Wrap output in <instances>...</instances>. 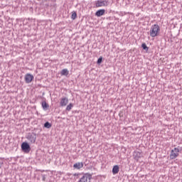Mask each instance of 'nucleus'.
Masks as SVG:
<instances>
[{
    "instance_id": "obj_6",
    "label": "nucleus",
    "mask_w": 182,
    "mask_h": 182,
    "mask_svg": "<svg viewBox=\"0 0 182 182\" xmlns=\"http://www.w3.org/2000/svg\"><path fill=\"white\" fill-rule=\"evenodd\" d=\"M24 79H25L26 83H31V82H32L34 77L31 74L27 73L26 74Z\"/></svg>"
},
{
    "instance_id": "obj_4",
    "label": "nucleus",
    "mask_w": 182,
    "mask_h": 182,
    "mask_svg": "<svg viewBox=\"0 0 182 182\" xmlns=\"http://www.w3.org/2000/svg\"><path fill=\"white\" fill-rule=\"evenodd\" d=\"M107 5H108V1H106V0L95 1L96 8H99L100 6H107Z\"/></svg>"
},
{
    "instance_id": "obj_2",
    "label": "nucleus",
    "mask_w": 182,
    "mask_h": 182,
    "mask_svg": "<svg viewBox=\"0 0 182 182\" xmlns=\"http://www.w3.org/2000/svg\"><path fill=\"white\" fill-rule=\"evenodd\" d=\"M27 140L31 143V144H33L35 141H36V134L35 133H28L26 136Z\"/></svg>"
},
{
    "instance_id": "obj_8",
    "label": "nucleus",
    "mask_w": 182,
    "mask_h": 182,
    "mask_svg": "<svg viewBox=\"0 0 182 182\" xmlns=\"http://www.w3.org/2000/svg\"><path fill=\"white\" fill-rule=\"evenodd\" d=\"M83 166H84L83 162H76V164H74L73 165V168L75 169H81L82 168H83Z\"/></svg>"
},
{
    "instance_id": "obj_7",
    "label": "nucleus",
    "mask_w": 182,
    "mask_h": 182,
    "mask_svg": "<svg viewBox=\"0 0 182 182\" xmlns=\"http://www.w3.org/2000/svg\"><path fill=\"white\" fill-rule=\"evenodd\" d=\"M69 101L68 98H62L60 102V107H66V105H68Z\"/></svg>"
},
{
    "instance_id": "obj_19",
    "label": "nucleus",
    "mask_w": 182,
    "mask_h": 182,
    "mask_svg": "<svg viewBox=\"0 0 182 182\" xmlns=\"http://www.w3.org/2000/svg\"><path fill=\"white\" fill-rule=\"evenodd\" d=\"M52 125L49 122H47V128H51Z\"/></svg>"
},
{
    "instance_id": "obj_13",
    "label": "nucleus",
    "mask_w": 182,
    "mask_h": 182,
    "mask_svg": "<svg viewBox=\"0 0 182 182\" xmlns=\"http://www.w3.org/2000/svg\"><path fill=\"white\" fill-rule=\"evenodd\" d=\"M77 16V12L75 11H73L72 15H71L72 19H76Z\"/></svg>"
},
{
    "instance_id": "obj_11",
    "label": "nucleus",
    "mask_w": 182,
    "mask_h": 182,
    "mask_svg": "<svg viewBox=\"0 0 182 182\" xmlns=\"http://www.w3.org/2000/svg\"><path fill=\"white\" fill-rule=\"evenodd\" d=\"M105 9H98V11H96L95 15L97 16H102V15H105Z\"/></svg>"
},
{
    "instance_id": "obj_10",
    "label": "nucleus",
    "mask_w": 182,
    "mask_h": 182,
    "mask_svg": "<svg viewBox=\"0 0 182 182\" xmlns=\"http://www.w3.org/2000/svg\"><path fill=\"white\" fill-rule=\"evenodd\" d=\"M120 171V168L119 165H114L112 168V173L113 175H116L117 173H119Z\"/></svg>"
},
{
    "instance_id": "obj_16",
    "label": "nucleus",
    "mask_w": 182,
    "mask_h": 182,
    "mask_svg": "<svg viewBox=\"0 0 182 182\" xmlns=\"http://www.w3.org/2000/svg\"><path fill=\"white\" fill-rule=\"evenodd\" d=\"M141 46H142L143 49H145L146 50H149V48H148L146 43H142Z\"/></svg>"
},
{
    "instance_id": "obj_21",
    "label": "nucleus",
    "mask_w": 182,
    "mask_h": 182,
    "mask_svg": "<svg viewBox=\"0 0 182 182\" xmlns=\"http://www.w3.org/2000/svg\"><path fill=\"white\" fill-rule=\"evenodd\" d=\"M44 127H46V123H44Z\"/></svg>"
},
{
    "instance_id": "obj_1",
    "label": "nucleus",
    "mask_w": 182,
    "mask_h": 182,
    "mask_svg": "<svg viewBox=\"0 0 182 182\" xmlns=\"http://www.w3.org/2000/svg\"><path fill=\"white\" fill-rule=\"evenodd\" d=\"M160 32V26L159 25L155 23L152 25L151 28H150V35L153 38L157 36Z\"/></svg>"
},
{
    "instance_id": "obj_14",
    "label": "nucleus",
    "mask_w": 182,
    "mask_h": 182,
    "mask_svg": "<svg viewBox=\"0 0 182 182\" xmlns=\"http://www.w3.org/2000/svg\"><path fill=\"white\" fill-rule=\"evenodd\" d=\"M79 176H80V173H74L72 176L73 179H74V181H77V179H79Z\"/></svg>"
},
{
    "instance_id": "obj_18",
    "label": "nucleus",
    "mask_w": 182,
    "mask_h": 182,
    "mask_svg": "<svg viewBox=\"0 0 182 182\" xmlns=\"http://www.w3.org/2000/svg\"><path fill=\"white\" fill-rule=\"evenodd\" d=\"M102 59H103V57H102V56H100V57L97 59V63H102Z\"/></svg>"
},
{
    "instance_id": "obj_9",
    "label": "nucleus",
    "mask_w": 182,
    "mask_h": 182,
    "mask_svg": "<svg viewBox=\"0 0 182 182\" xmlns=\"http://www.w3.org/2000/svg\"><path fill=\"white\" fill-rule=\"evenodd\" d=\"M79 182H91L90 178L87 175H84L79 181Z\"/></svg>"
},
{
    "instance_id": "obj_12",
    "label": "nucleus",
    "mask_w": 182,
    "mask_h": 182,
    "mask_svg": "<svg viewBox=\"0 0 182 182\" xmlns=\"http://www.w3.org/2000/svg\"><path fill=\"white\" fill-rule=\"evenodd\" d=\"M61 75H65V76H68L69 75V71L67 70V68H64V70H62Z\"/></svg>"
},
{
    "instance_id": "obj_17",
    "label": "nucleus",
    "mask_w": 182,
    "mask_h": 182,
    "mask_svg": "<svg viewBox=\"0 0 182 182\" xmlns=\"http://www.w3.org/2000/svg\"><path fill=\"white\" fill-rule=\"evenodd\" d=\"M42 107L44 109V110L46 109V101H43L42 102Z\"/></svg>"
},
{
    "instance_id": "obj_15",
    "label": "nucleus",
    "mask_w": 182,
    "mask_h": 182,
    "mask_svg": "<svg viewBox=\"0 0 182 182\" xmlns=\"http://www.w3.org/2000/svg\"><path fill=\"white\" fill-rule=\"evenodd\" d=\"M74 105L73 104H69L67 107H66V111H71L72 108H73Z\"/></svg>"
},
{
    "instance_id": "obj_5",
    "label": "nucleus",
    "mask_w": 182,
    "mask_h": 182,
    "mask_svg": "<svg viewBox=\"0 0 182 182\" xmlns=\"http://www.w3.org/2000/svg\"><path fill=\"white\" fill-rule=\"evenodd\" d=\"M21 150L24 151V153H29L31 151V146L27 142H23L21 144Z\"/></svg>"
},
{
    "instance_id": "obj_3",
    "label": "nucleus",
    "mask_w": 182,
    "mask_h": 182,
    "mask_svg": "<svg viewBox=\"0 0 182 182\" xmlns=\"http://www.w3.org/2000/svg\"><path fill=\"white\" fill-rule=\"evenodd\" d=\"M179 152L180 149L178 148H174V149H172L171 154H170V158L171 159H176L179 156Z\"/></svg>"
},
{
    "instance_id": "obj_20",
    "label": "nucleus",
    "mask_w": 182,
    "mask_h": 182,
    "mask_svg": "<svg viewBox=\"0 0 182 182\" xmlns=\"http://www.w3.org/2000/svg\"><path fill=\"white\" fill-rule=\"evenodd\" d=\"M68 176H72V173H68Z\"/></svg>"
}]
</instances>
